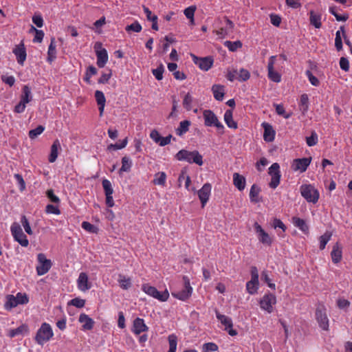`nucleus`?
Segmentation results:
<instances>
[{"label": "nucleus", "instance_id": "nucleus-50", "mask_svg": "<svg viewBox=\"0 0 352 352\" xmlns=\"http://www.w3.org/2000/svg\"><path fill=\"white\" fill-rule=\"evenodd\" d=\"M219 350V346L214 342H207L202 346V352H214Z\"/></svg>", "mask_w": 352, "mask_h": 352}, {"label": "nucleus", "instance_id": "nucleus-64", "mask_svg": "<svg viewBox=\"0 0 352 352\" xmlns=\"http://www.w3.org/2000/svg\"><path fill=\"white\" fill-rule=\"evenodd\" d=\"M305 74L307 76V77L308 78L310 83L314 85V86H318L319 84H320V82L318 80V79L313 75V74L311 73V71L309 70H307L305 72Z\"/></svg>", "mask_w": 352, "mask_h": 352}, {"label": "nucleus", "instance_id": "nucleus-56", "mask_svg": "<svg viewBox=\"0 0 352 352\" xmlns=\"http://www.w3.org/2000/svg\"><path fill=\"white\" fill-rule=\"evenodd\" d=\"M261 279L267 284L268 287L272 289H276V285L274 283L271 282V279L269 277L268 272L264 270L261 273Z\"/></svg>", "mask_w": 352, "mask_h": 352}, {"label": "nucleus", "instance_id": "nucleus-21", "mask_svg": "<svg viewBox=\"0 0 352 352\" xmlns=\"http://www.w3.org/2000/svg\"><path fill=\"white\" fill-rule=\"evenodd\" d=\"M78 321L82 324V330H91L94 326V320L86 314H81L79 316Z\"/></svg>", "mask_w": 352, "mask_h": 352}, {"label": "nucleus", "instance_id": "nucleus-13", "mask_svg": "<svg viewBox=\"0 0 352 352\" xmlns=\"http://www.w3.org/2000/svg\"><path fill=\"white\" fill-rule=\"evenodd\" d=\"M254 228L260 243L268 246H270L272 244V238L263 229L261 225H259L257 222L254 223Z\"/></svg>", "mask_w": 352, "mask_h": 352}, {"label": "nucleus", "instance_id": "nucleus-48", "mask_svg": "<svg viewBox=\"0 0 352 352\" xmlns=\"http://www.w3.org/2000/svg\"><path fill=\"white\" fill-rule=\"evenodd\" d=\"M142 25L138 21H135L131 25H128L125 27V30L127 32H140L142 31Z\"/></svg>", "mask_w": 352, "mask_h": 352}, {"label": "nucleus", "instance_id": "nucleus-58", "mask_svg": "<svg viewBox=\"0 0 352 352\" xmlns=\"http://www.w3.org/2000/svg\"><path fill=\"white\" fill-rule=\"evenodd\" d=\"M68 305H73L77 308H82L85 305V300L80 298H75L71 300Z\"/></svg>", "mask_w": 352, "mask_h": 352}, {"label": "nucleus", "instance_id": "nucleus-16", "mask_svg": "<svg viewBox=\"0 0 352 352\" xmlns=\"http://www.w3.org/2000/svg\"><path fill=\"white\" fill-rule=\"evenodd\" d=\"M311 158H299L293 161L292 167L294 170H300L301 173L306 171L311 163Z\"/></svg>", "mask_w": 352, "mask_h": 352}, {"label": "nucleus", "instance_id": "nucleus-62", "mask_svg": "<svg viewBox=\"0 0 352 352\" xmlns=\"http://www.w3.org/2000/svg\"><path fill=\"white\" fill-rule=\"evenodd\" d=\"M250 77V72L247 69L242 68L238 72V80L240 81H245L248 80Z\"/></svg>", "mask_w": 352, "mask_h": 352}, {"label": "nucleus", "instance_id": "nucleus-11", "mask_svg": "<svg viewBox=\"0 0 352 352\" xmlns=\"http://www.w3.org/2000/svg\"><path fill=\"white\" fill-rule=\"evenodd\" d=\"M269 175L271 176V181L269 184L270 188L275 189L280 184V166L278 163H274L269 168Z\"/></svg>", "mask_w": 352, "mask_h": 352}, {"label": "nucleus", "instance_id": "nucleus-12", "mask_svg": "<svg viewBox=\"0 0 352 352\" xmlns=\"http://www.w3.org/2000/svg\"><path fill=\"white\" fill-rule=\"evenodd\" d=\"M204 124L206 126H216L217 129H223V124L219 121L217 116L211 110H204L203 112Z\"/></svg>", "mask_w": 352, "mask_h": 352}, {"label": "nucleus", "instance_id": "nucleus-33", "mask_svg": "<svg viewBox=\"0 0 352 352\" xmlns=\"http://www.w3.org/2000/svg\"><path fill=\"white\" fill-rule=\"evenodd\" d=\"M28 331V327L25 324H22L16 329L9 330L8 336L11 338L18 336L23 335Z\"/></svg>", "mask_w": 352, "mask_h": 352}, {"label": "nucleus", "instance_id": "nucleus-38", "mask_svg": "<svg viewBox=\"0 0 352 352\" xmlns=\"http://www.w3.org/2000/svg\"><path fill=\"white\" fill-rule=\"evenodd\" d=\"M258 280H254L251 279L246 283L247 292L251 295L256 294L258 289Z\"/></svg>", "mask_w": 352, "mask_h": 352}, {"label": "nucleus", "instance_id": "nucleus-49", "mask_svg": "<svg viewBox=\"0 0 352 352\" xmlns=\"http://www.w3.org/2000/svg\"><path fill=\"white\" fill-rule=\"evenodd\" d=\"M127 143H128V140L126 138L120 144L116 143V144H109L107 146V150L111 151H115V150H119V149L124 148L127 145Z\"/></svg>", "mask_w": 352, "mask_h": 352}, {"label": "nucleus", "instance_id": "nucleus-53", "mask_svg": "<svg viewBox=\"0 0 352 352\" xmlns=\"http://www.w3.org/2000/svg\"><path fill=\"white\" fill-rule=\"evenodd\" d=\"M102 187L104 191L105 195H113V189L111 183L109 180L104 179L102 182Z\"/></svg>", "mask_w": 352, "mask_h": 352}, {"label": "nucleus", "instance_id": "nucleus-46", "mask_svg": "<svg viewBox=\"0 0 352 352\" xmlns=\"http://www.w3.org/2000/svg\"><path fill=\"white\" fill-rule=\"evenodd\" d=\"M329 12L336 17L338 21H346L349 19L347 14L343 15L339 14L337 12L336 7H330Z\"/></svg>", "mask_w": 352, "mask_h": 352}, {"label": "nucleus", "instance_id": "nucleus-23", "mask_svg": "<svg viewBox=\"0 0 352 352\" xmlns=\"http://www.w3.org/2000/svg\"><path fill=\"white\" fill-rule=\"evenodd\" d=\"M97 104L98 105L99 115L100 117L103 116L104 109L106 103V98L102 91L96 90L94 94Z\"/></svg>", "mask_w": 352, "mask_h": 352}, {"label": "nucleus", "instance_id": "nucleus-63", "mask_svg": "<svg viewBox=\"0 0 352 352\" xmlns=\"http://www.w3.org/2000/svg\"><path fill=\"white\" fill-rule=\"evenodd\" d=\"M142 8L148 21H153L155 20H158L157 16L153 14L148 7L143 6Z\"/></svg>", "mask_w": 352, "mask_h": 352}, {"label": "nucleus", "instance_id": "nucleus-45", "mask_svg": "<svg viewBox=\"0 0 352 352\" xmlns=\"http://www.w3.org/2000/svg\"><path fill=\"white\" fill-rule=\"evenodd\" d=\"M224 45L227 47L230 51L235 52L239 48H241L242 47V43L240 41H236L234 42L226 41L224 43Z\"/></svg>", "mask_w": 352, "mask_h": 352}, {"label": "nucleus", "instance_id": "nucleus-44", "mask_svg": "<svg viewBox=\"0 0 352 352\" xmlns=\"http://www.w3.org/2000/svg\"><path fill=\"white\" fill-rule=\"evenodd\" d=\"M194 98L190 93H187L183 99V106L187 111H190L192 108Z\"/></svg>", "mask_w": 352, "mask_h": 352}, {"label": "nucleus", "instance_id": "nucleus-39", "mask_svg": "<svg viewBox=\"0 0 352 352\" xmlns=\"http://www.w3.org/2000/svg\"><path fill=\"white\" fill-rule=\"evenodd\" d=\"M118 281L120 284V287L123 289H128L132 285L131 279L122 274L119 275Z\"/></svg>", "mask_w": 352, "mask_h": 352}, {"label": "nucleus", "instance_id": "nucleus-57", "mask_svg": "<svg viewBox=\"0 0 352 352\" xmlns=\"http://www.w3.org/2000/svg\"><path fill=\"white\" fill-rule=\"evenodd\" d=\"M31 30L35 32V36L33 39L34 43H41L44 37V32L43 30L36 29L34 26L31 27Z\"/></svg>", "mask_w": 352, "mask_h": 352}, {"label": "nucleus", "instance_id": "nucleus-35", "mask_svg": "<svg viewBox=\"0 0 352 352\" xmlns=\"http://www.w3.org/2000/svg\"><path fill=\"white\" fill-rule=\"evenodd\" d=\"M190 124V122L187 120L180 122L179 126L175 130L176 134L179 136H182L188 131Z\"/></svg>", "mask_w": 352, "mask_h": 352}, {"label": "nucleus", "instance_id": "nucleus-5", "mask_svg": "<svg viewBox=\"0 0 352 352\" xmlns=\"http://www.w3.org/2000/svg\"><path fill=\"white\" fill-rule=\"evenodd\" d=\"M316 319L320 328L324 331H328L329 320L327 314V309L324 305H319L316 309Z\"/></svg>", "mask_w": 352, "mask_h": 352}, {"label": "nucleus", "instance_id": "nucleus-10", "mask_svg": "<svg viewBox=\"0 0 352 352\" xmlns=\"http://www.w3.org/2000/svg\"><path fill=\"white\" fill-rule=\"evenodd\" d=\"M276 303V298L274 294L271 293L265 294L259 301V305L261 309L271 314L273 311V305Z\"/></svg>", "mask_w": 352, "mask_h": 352}, {"label": "nucleus", "instance_id": "nucleus-19", "mask_svg": "<svg viewBox=\"0 0 352 352\" xmlns=\"http://www.w3.org/2000/svg\"><path fill=\"white\" fill-rule=\"evenodd\" d=\"M261 126L264 129L263 139L267 142H271L274 140L276 132L272 126L267 122H263Z\"/></svg>", "mask_w": 352, "mask_h": 352}, {"label": "nucleus", "instance_id": "nucleus-4", "mask_svg": "<svg viewBox=\"0 0 352 352\" xmlns=\"http://www.w3.org/2000/svg\"><path fill=\"white\" fill-rule=\"evenodd\" d=\"M10 232L14 241H17L22 247L26 248L28 246L29 241L18 223L14 222L11 225Z\"/></svg>", "mask_w": 352, "mask_h": 352}, {"label": "nucleus", "instance_id": "nucleus-54", "mask_svg": "<svg viewBox=\"0 0 352 352\" xmlns=\"http://www.w3.org/2000/svg\"><path fill=\"white\" fill-rule=\"evenodd\" d=\"M82 228L89 233H98V228L88 221H83L81 224Z\"/></svg>", "mask_w": 352, "mask_h": 352}, {"label": "nucleus", "instance_id": "nucleus-61", "mask_svg": "<svg viewBox=\"0 0 352 352\" xmlns=\"http://www.w3.org/2000/svg\"><path fill=\"white\" fill-rule=\"evenodd\" d=\"M21 223L24 228L25 231L28 234H32V230L31 229L30 223L25 215H23L21 218Z\"/></svg>", "mask_w": 352, "mask_h": 352}, {"label": "nucleus", "instance_id": "nucleus-47", "mask_svg": "<svg viewBox=\"0 0 352 352\" xmlns=\"http://www.w3.org/2000/svg\"><path fill=\"white\" fill-rule=\"evenodd\" d=\"M331 237V233L329 232H326L323 235H322L320 240V249L321 250H324L326 247L327 243L330 241Z\"/></svg>", "mask_w": 352, "mask_h": 352}, {"label": "nucleus", "instance_id": "nucleus-43", "mask_svg": "<svg viewBox=\"0 0 352 352\" xmlns=\"http://www.w3.org/2000/svg\"><path fill=\"white\" fill-rule=\"evenodd\" d=\"M169 350L168 352H176L177 346V337L175 334H170L168 337Z\"/></svg>", "mask_w": 352, "mask_h": 352}, {"label": "nucleus", "instance_id": "nucleus-40", "mask_svg": "<svg viewBox=\"0 0 352 352\" xmlns=\"http://www.w3.org/2000/svg\"><path fill=\"white\" fill-rule=\"evenodd\" d=\"M166 175L164 172H159L155 175V178L153 181L155 185L164 186L166 184Z\"/></svg>", "mask_w": 352, "mask_h": 352}, {"label": "nucleus", "instance_id": "nucleus-31", "mask_svg": "<svg viewBox=\"0 0 352 352\" xmlns=\"http://www.w3.org/2000/svg\"><path fill=\"white\" fill-rule=\"evenodd\" d=\"M56 40L54 38H52L47 51V61L49 63L53 62L56 58Z\"/></svg>", "mask_w": 352, "mask_h": 352}, {"label": "nucleus", "instance_id": "nucleus-29", "mask_svg": "<svg viewBox=\"0 0 352 352\" xmlns=\"http://www.w3.org/2000/svg\"><path fill=\"white\" fill-rule=\"evenodd\" d=\"M215 314L217 318L225 326V330H228V328L233 327L232 320L230 317L220 314L217 309L215 310Z\"/></svg>", "mask_w": 352, "mask_h": 352}, {"label": "nucleus", "instance_id": "nucleus-37", "mask_svg": "<svg viewBox=\"0 0 352 352\" xmlns=\"http://www.w3.org/2000/svg\"><path fill=\"white\" fill-rule=\"evenodd\" d=\"M32 99L31 89L28 85H24L22 89V95L21 96V101L25 104H28Z\"/></svg>", "mask_w": 352, "mask_h": 352}, {"label": "nucleus", "instance_id": "nucleus-8", "mask_svg": "<svg viewBox=\"0 0 352 352\" xmlns=\"http://www.w3.org/2000/svg\"><path fill=\"white\" fill-rule=\"evenodd\" d=\"M277 62V56H271L268 60L267 64V77L274 82H280L281 81V74L275 69V65Z\"/></svg>", "mask_w": 352, "mask_h": 352}, {"label": "nucleus", "instance_id": "nucleus-1", "mask_svg": "<svg viewBox=\"0 0 352 352\" xmlns=\"http://www.w3.org/2000/svg\"><path fill=\"white\" fill-rule=\"evenodd\" d=\"M175 158L179 161L187 162L190 164L195 163L199 166L203 164V157L197 151H190L186 149L180 150Z\"/></svg>", "mask_w": 352, "mask_h": 352}, {"label": "nucleus", "instance_id": "nucleus-26", "mask_svg": "<svg viewBox=\"0 0 352 352\" xmlns=\"http://www.w3.org/2000/svg\"><path fill=\"white\" fill-rule=\"evenodd\" d=\"M292 221L294 226L300 230L304 234H307L309 233V226L304 219L298 217H294Z\"/></svg>", "mask_w": 352, "mask_h": 352}, {"label": "nucleus", "instance_id": "nucleus-30", "mask_svg": "<svg viewBox=\"0 0 352 352\" xmlns=\"http://www.w3.org/2000/svg\"><path fill=\"white\" fill-rule=\"evenodd\" d=\"M309 96L307 94H303L300 96V102L298 104L299 109L302 115H305L309 110Z\"/></svg>", "mask_w": 352, "mask_h": 352}, {"label": "nucleus", "instance_id": "nucleus-52", "mask_svg": "<svg viewBox=\"0 0 352 352\" xmlns=\"http://www.w3.org/2000/svg\"><path fill=\"white\" fill-rule=\"evenodd\" d=\"M318 136L316 131H313L309 137L306 138V143L309 146H313L317 144Z\"/></svg>", "mask_w": 352, "mask_h": 352}, {"label": "nucleus", "instance_id": "nucleus-42", "mask_svg": "<svg viewBox=\"0 0 352 352\" xmlns=\"http://www.w3.org/2000/svg\"><path fill=\"white\" fill-rule=\"evenodd\" d=\"M16 297L13 295H8L6 296V302H5L4 307L7 310H10L18 305Z\"/></svg>", "mask_w": 352, "mask_h": 352}, {"label": "nucleus", "instance_id": "nucleus-18", "mask_svg": "<svg viewBox=\"0 0 352 352\" xmlns=\"http://www.w3.org/2000/svg\"><path fill=\"white\" fill-rule=\"evenodd\" d=\"M212 186L209 183L205 184L202 188L198 190L197 194L199 198L201 201L202 208H204L206 204L208 202L210 192H211Z\"/></svg>", "mask_w": 352, "mask_h": 352}, {"label": "nucleus", "instance_id": "nucleus-7", "mask_svg": "<svg viewBox=\"0 0 352 352\" xmlns=\"http://www.w3.org/2000/svg\"><path fill=\"white\" fill-rule=\"evenodd\" d=\"M184 289L181 291L172 292L173 296L175 298L185 301L189 298L192 292V287L190 286V278L187 276H184Z\"/></svg>", "mask_w": 352, "mask_h": 352}, {"label": "nucleus", "instance_id": "nucleus-25", "mask_svg": "<svg viewBox=\"0 0 352 352\" xmlns=\"http://www.w3.org/2000/svg\"><path fill=\"white\" fill-rule=\"evenodd\" d=\"M331 256L332 261L334 263H338L342 260V247L338 243H336L333 246V249L331 252Z\"/></svg>", "mask_w": 352, "mask_h": 352}, {"label": "nucleus", "instance_id": "nucleus-60", "mask_svg": "<svg viewBox=\"0 0 352 352\" xmlns=\"http://www.w3.org/2000/svg\"><path fill=\"white\" fill-rule=\"evenodd\" d=\"M19 305H25L28 303L29 298L26 294L17 293L15 296Z\"/></svg>", "mask_w": 352, "mask_h": 352}, {"label": "nucleus", "instance_id": "nucleus-59", "mask_svg": "<svg viewBox=\"0 0 352 352\" xmlns=\"http://www.w3.org/2000/svg\"><path fill=\"white\" fill-rule=\"evenodd\" d=\"M14 177L15 178L16 182H17V185L19 186V189L20 191H23L25 189V182L22 177L21 175L20 174H14Z\"/></svg>", "mask_w": 352, "mask_h": 352}, {"label": "nucleus", "instance_id": "nucleus-9", "mask_svg": "<svg viewBox=\"0 0 352 352\" xmlns=\"http://www.w3.org/2000/svg\"><path fill=\"white\" fill-rule=\"evenodd\" d=\"M38 265L36 267V273L38 276L45 274L49 272L52 267V261L47 259L43 253L37 255Z\"/></svg>", "mask_w": 352, "mask_h": 352}, {"label": "nucleus", "instance_id": "nucleus-34", "mask_svg": "<svg viewBox=\"0 0 352 352\" xmlns=\"http://www.w3.org/2000/svg\"><path fill=\"white\" fill-rule=\"evenodd\" d=\"M261 192V188L256 184H253L250 190V199L251 202L258 203L260 201L258 195Z\"/></svg>", "mask_w": 352, "mask_h": 352}, {"label": "nucleus", "instance_id": "nucleus-14", "mask_svg": "<svg viewBox=\"0 0 352 352\" xmlns=\"http://www.w3.org/2000/svg\"><path fill=\"white\" fill-rule=\"evenodd\" d=\"M12 52L16 56L17 63L21 65H23L26 60L27 53L23 41L14 47Z\"/></svg>", "mask_w": 352, "mask_h": 352}, {"label": "nucleus", "instance_id": "nucleus-22", "mask_svg": "<svg viewBox=\"0 0 352 352\" xmlns=\"http://www.w3.org/2000/svg\"><path fill=\"white\" fill-rule=\"evenodd\" d=\"M148 329L142 318H137L133 320L132 331L135 334L139 335L142 332L148 331Z\"/></svg>", "mask_w": 352, "mask_h": 352}, {"label": "nucleus", "instance_id": "nucleus-32", "mask_svg": "<svg viewBox=\"0 0 352 352\" xmlns=\"http://www.w3.org/2000/svg\"><path fill=\"white\" fill-rule=\"evenodd\" d=\"M224 121L229 128L237 129V123L233 120L232 110L228 109L224 113Z\"/></svg>", "mask_w": 352, "mask_h": 352}, {"label": "nucleus", "instance_id": "nucleus-51", "mask_svg": "<svg viewBox=\"0 0 352 352\" xmlns=\"http://www.w3.org/2000/svg\"><path fill=\"white\" fill-rule=\"evenodd\" d=\"M45 130V127L42 125L38 126L36 128L29 131L28 135L30 139H35L41 135Z\"/></svg>", "mask_w": 352, "mask_h": 352}, {"label": "nucleus", "instance_id": "nucleus-41", "mask_svg": "<svg viewBox=\"0 0 352 352\" xmlns=\"http://www.w3.org/2000/svg\"><path fill=\"white\" fill-rule=\"evenodd\" d=\"M132 166V162L130 158L127 156H124L122 158V166L119 170V173L129 172Z\"/></svg>", "mask_w": 352, "mask_h": 352}, {"label": "nucleus", "instance_id": "nucleus-3", "mask_svg": "<svg viewBox=\"0 0 352 352\" xmlns=\"http://www.w3.org/2000/svg\"><path fill=\"white\" fill-rule=\"evenodd\" d=\"M142 290L147 295L158 300L160 302H165L169 298V293L168 290L164 292H159L156 287H153L148 284H143L142 285Z\"/></svg>", "mask_w": 352, "mask_h": 352}, {"label": "nucleus", "instance_id": "nucleus-6", "mask_svg": "<svg viewBox=\"0 0 352 352\" xmlns=\"http://www.w3.org/2000/svg\"><path fill=\"white\" fill-rule=\"evenodd\" d=\"M301 195L308 202L316 204L319 199V192L311 185H302L300 186Z\"/></svg>", "mask_w": 352, "mask_h": 352}, {"label": "nucleus", "instance_id": "nucleus-24", "mask_svg": "<svg viewBox=\"0 0 352 352\" xmlns=\"http://www.w3.org/2000/svg\"><path fill=\"white\" fill-rule=\"evenodd\" d=\"M97 56V65L100 68L104 67L108 61V54L104 48H102L100 50H96Z\"/></svg>", "mask_w": 352, "mask_h": 352}, {"label": "nucleus", "instance_id": "nucleus-36", "mask_svg": "<svg viewBox=\"0 0 352 352\" xmlns=\"http://www.w3.org/2000/svg\"><path fill=\"white\" fill-rule=\"evenodd\" d=\"M310 17L309 21L310 23L314 25L316 28H320L322 25L321 23V15L314 12V11H310Z\"/></svg>", "mask_w": 352, "mask_h": 352}, {"label": "nucleus", "instance_id": "nucleus-55", "mask_svg": "<svg viewBox=\"0 0 352 352\" xmlns=\"http://www.w3.org/2000/svg\"><path fill=\"white\" fill-rule=\"evenodd\" d=\"M196 6H191L188 8H186L184 11V14L186 16L187 19L194 21V15L196 10Z\"/></svg>", "mask_w": 352, "mask_h": 352}, {"label": "nucleus", "instance_id": "nucleus-17", "mask_svg": "<svg viewBox=\"0 0 352 352\" xmlns=\"http://www.w3.org/2000/svg\"><path fill=\"white\" fill-rule=\"evenodd\" d=\"M195 63L204 71L209 70L213 65V59L210 56L197 58L193 56Z\"/></svg>", "mask_w": 352, "mask_h": 352}, {"label": "nucleus", "instance_id": "nucleus-28", "mask_svg": "<svg viewBox=\"0 0 352 352\" xmlns=\"http://www.w3.org/2000/svg\"><path fill=\"white\" fill-rule=\"evenodd\" d=\"M233 184L234 186L240 191L245 188V178L238 173L233 174Z\"/></svg>", "mask_w": 352, "mask_h": 352}, {"label": "nucleus", "instance_id": "nucleus-27", "mask_svg": "<svg viewBox=\"0 0 352 352\" xmlns=\"http://www.w3.org/2000/svg\"><path fill=\"white\" fill-rule=\"evenodd\" d=\"M214 98L218 101H222L225 95V87L221 85H214L211 89Z\"/></svg>", "mask_w": 352, "mask_h": 352}, {"label": "nucleus", "instance_id": "nucleus-15", "mask_svg": "<svg viewBox=\"0 0 352 352\" xmlns=\"http://www.w3.org/2000/svg\"><path fill=\"white\" fill-rule=\"evenodd\" d=\"M77 287L81 292H86L90 289L92 284L89 281V278L85 272H80L77 279Z\"/></svg>", "mask_w": 352, "mask_h": 352}, {"label": "nucleus", "instance_id": "nucleus-20", "mask_svg": "<svg viewBox=\"0 0 352 352\" xmlns=\"http://www.w3.org/2000/svg\"><path fill=\"white\" fill-rule=\"evenodd\" d=\"M61 150V145L59 140L56 139L50 148V153L48 157V161L50 163H54L57 160L58 156L59 151Z\"/></svg>", "mask_w": 352, "mask_h": 352}, {"label": "nucleus", "instance_id": "nucleus-2", "mask_svg": "<svg viewBox=\"0 0 352 352\" xmlns=\"http://www.w3.org/2000/svg\"><path fill=\"white\" fill-rule=\"evenodd\" d=\"M53 336L54 332L50 324L47 322H43L37 330L34 340L38 344L43 346L50 341Z\"/></svg>", "mask_w": 352, "mask_h": 352}]
</instances>
